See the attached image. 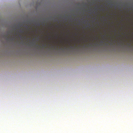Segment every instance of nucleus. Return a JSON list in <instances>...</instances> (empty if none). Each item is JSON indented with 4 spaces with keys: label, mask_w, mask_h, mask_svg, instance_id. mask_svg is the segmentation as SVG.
<instances>
[{
    "label": "nucleus",
    "mask_w": 133,
    "mask_h": 133,
    "mask_svg": "<svg viewBox=\"0 0 133 133\" xmlns=\"http://www.w3.org/2000/svg\"><path fill=\"white\" fill-rule=\"evenodd\" d=\"M22 31V30H21L20 31V32H21Z\"/></svg>",
    "instance_id": "f257e3e1"
}]
</instances>
